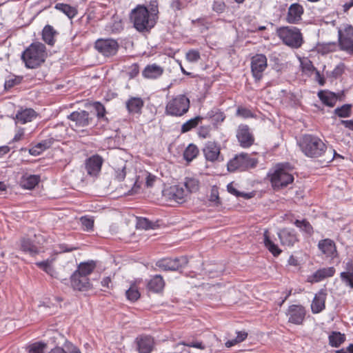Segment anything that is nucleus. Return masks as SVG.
Returning <instances> with one entry per match:
<instances>
[{
    "mask_svg": "<svg viewBox=\"0 0 353 353\" xmlns=\"http://www.w3.org/2000/svg\"><path fill=\"white\" fill-rule=\"evenodd\" d=\"M318 247L327 257L333 259L337 255L335 243L329 239L320 241Z\"/></svg>",
    "mask_w": 353,
    "mask_h": 353,
    "instance_id": "b1692460",
    "label": "nucleus"
},
{
    "mask_svg": "<svg viewBox=\"0 0 353 353\" xmlns=\"http://www.w3.org/2000/svg\"><path fill=\"white\" fill-rule=\"evenodd\" d=\"M112 167L114 170V179L121 181L128 176V184L126 185L131 187L129 192L131 194L136 193L140 188V185L138 184L139 176L130 169L128 162L121 158H115L112 163Z\"/></svg>",
    "mask_w": 353,
    "mask_h": 353,
    "instance_id": "f257e3e1",
    "label": "nucleus"
},
{
    "mask_svg": "<svg viewBox=\"0 0 353 353\" xmlns=\"http://www.w3.org/2000/svg\"><path fill=\"white\" fill-rule=\"evenodd\" d=\"M299 146L305 155L311 158L319 157L327 151V146L324 142L318 137L310 134L302 137Z\"/></svg>",
    "mask_w": 353,
    "mask_h": 353,
    "instance_id": "7ed1b4c3",
    "label": "nucleus"
},
{
    "mask_svg": "<svg viewBox=\"0 0 353 353\" xmlns=\"http://www.w3.org/2000/svg\"><path fill=\"white\" fill-rule=\"evenodd\" d=\"M306 315V310L301 305H292L286 311L288 322L294 325H302Z\"/></svg>",
    "mask_w": 353,
    "mask_h": 353,
    "instance_id": "2eb2a0df",
    "label": "nucleus"
},
{
    "mask_svg": "<svg viewBox=\"0 0 353 353\" xmlns=\"http://www.w3.org/2000/svg\"><path fill=\"white\" fill-rule=\"evenodd\" d=\"M263 243L265 247L274 256H278L281 253L282 250L271 239L267 230L263 233Z\"/></svg>",
    "mask_w": 353,
    "mask_h": 353,
    "instance_id": "c756f323",
    "label": "nucleus"
},
{
    "mask_svg": "<svg viewBox=\"0 0 353 353\" xmlns=\"http://www.w3.org/2000/svg\"><path fill=\"white\" fill-rule=\"evenodd\" d=\"M341 279L347 286L353 288V274L351 272H341Z\"/></svg>",
    "mask_w": 353,
    "mask_h": 353,
    "instance_id": "8fccbe9b",
    "label": "nucleus"
},
{
    "mask_svg": "<svg viewBox=\"0 0 353 353\" xmlns=\"http://www.w3.org/2000/svg\"><path fill=\"white\" fill-rule=\"evenodd\" d=\"M301 66L302 71L307 74H311L314 70H315V68L314 67L312 61L307 59L301 61Z\"/></svg>",
    "mask_w": 353,
    "mask_h": 353,
    "instance_id": "de8ad7c7",
    "label": "nucleus"
},
{
    "mask_svg": "<svg viewBox=\"0 0 353 353\" xmlns=\"http://www.w3.org/2000/svg\"><path fill=\"white\" fill-rule=\"evenodd\" d=\"M95 267L96 264L93 261L81 263L74 272H79L80 275L88 277L93 272Z\"/></svg>",
    "mask_w": 353,
    "mask_h": 353,
    "instance_id": "473e14b6",
    "label": "nucleus"
},
{
    "mask_svg": "<svg viewBox=\"0 0 353 353\" xmlns=\"http://www.w3.org/2000/svg\"><path fill=\"white\" fill-rule=\"evenodd\" d=\"M340 124L349 130H353V119L351 120H341Z\"/></svg>",
    "mask_w": 353,
    "mask_h": 353,
    "instance_id": "e2e57ef3",
    "label": "nucleus"
},
{
    "mask_svg": "<svg viewBox=\"0 0 353 353\" xmlns=\"http://www.w3.org/2000/svg\"><path fill=\"white\" fill-rule=\"evenodd\" d=\"M165 285V282L161 275L153 276L148 283V288L150 290L154 292H161Z\"/></svg>",
    "mask_w": 353,
    "mask_h": 353,
    "instance_id": "2f4dec72",
    "label": "nucleus"
},
{
    "mask_svg": "<svg viewBox=\"0 0 353 353\" xmlns=\"http://www.w3.org/2000/svg\"><path fill=\"white\" fill-rule=\"evenodd\" d=\"M81 223L85 230L89 231L92 230L94 226V220L87 216L81 218Z\"/></svg>",
    "mask_w": 353,
    "mask_h": 353,
    "instance_id": "603ef678",
    "label": "nucleus"
},
{
    "mask_svg": "<svg viewBox=\"0 0 353 353\" xmlns=\"http://www.w3.org/2000/svg\"><path fill=\"white\" fill-rule=\"evenodd\" d=\"M137 228L148 230L152 228V223L146 218H139L137 222Z\"/></svg>",
    "mask_w": 353,
    "mask_h": 353,
    "instance_id": "3c124183",
    "label": "nucleus"
},
{
    "mask_svg": "<svg viewBox=\"0 0 353 353\" xmlns=\"http://www.w3.org/2000/svg\"><path fill=\"white\" fill-rule=\"evenodd\" d=\"M68 119L70 121V126L75 131H80V128L89 125L92 121L89 113L85 110L74 111L68 116Z\"/></svg>",
    "mask_w": 353,
    "mask_h": 353,
    "instance_id": "1a4fd4ad",
    "label": "nucleus"
},
{
    "mask_svg": "<svg viewBox=\"0 0 353 353\" xmlns=\"http://www.w3.org/2000/svg\"><path fill=\"white\" fill-rule=\"evenodd\" d=\"M183 186L187 191V195L192 192H196L199 188V181L194 178H185Z\"/></svg>",
    "mask_w": 353,
    "mask_h": 353,
    "instance_id": "58836bf2",
    "label": "nucleus"
},
{
    "mask_svg": "<svg viewBox=\"0 0 353 353\" xmlns=\"http://www.w3.org/2000/svg\"><path fill=\"white\" fill-rule=\"evenodd\" d=\"M334 113L341 118L350 117L352 114V105L350 104H345L334 110Z\"/></svg>",
    "mask_w": 353,
    "mask_h": 353,
    "instance_id": "37998d69",
    "label": "nucleus"
},
{
    "mask_svg": "<svg viewBox=\"0 0 353 353\" xmlns=\"http://www.w3.org/2000/svg\"><path fill=\"white\" fill-rule=\"evenodd\" d=\"M326 295L323 290L315 294L311 304V310L313 314H319L325 309Z\"/></svg>",
    "mask_w": 353,
    "mask_h": 353,
    "instance_id": "a878e982",
    "label": "nucleus"
},
{
    "mask_svg": "<svg viewBox=\"0 0 353 353\" xmlns=\"http://www.w3.org/2000/svg\"><path fill=\"white\" fill-rule=\"evenodd\" d=\"M103 161V159L97 154L90 157L85 163L88 174L91 176H97L101 171Z\"/></svg>",
    "mask_w": 353,
    "mask_h": 353,
    "instance_id": "6ab92c4d",
    "label": "nucleus"
},
{
    "mask_svg": "<svg viewBox=\"0 0 353 353\" xmlns=\"http://www.w3.org/2000/svg\"><path fill=\"white\" fill-rule=\"evenodd\" d=\"M294 225L300 229L301 231L305 233L307 235H312L313 233V228L311 224L306 221L303 220H296L294 222Z\"/></svg>",
    "mask_w": 353,
    "mask_h": 353,
    "instance_id": "79ce46f5",
    "label": "nucleus"
},
{
    "mask_svg": "<svg viewBox=\"0 0 353 353\" xmlns=\"http://www.w3.org/2000/svg\"><path fill=\"white\" fill-rule=\"evenodd\" d=\"M199 150L197 146L193 143L188 145L183 152V157L188 162L192 161L199 154Z\"/></svg>",
    "mask_w": 353,
    "mask_h": 353,
    "instance_id": "4c0bfd02",
    "label": "nucleus"
},
{
    "mask_svg": "<svg viewBox=\"0 0 353 353\" xmlns=\"http://www.w3.org/2000/svg\"><path fill=\"white\" fill-rule=\"evenodd\" d=\"M318 95L321 101L329 107L334 106L337 101V97L333 92H320Z\"/></svg>",
    "mask_w": 353,
    "mask_h": 353,
    "instance_id": "c9c22d12",
    "label": "nucleus"
},
{
    "mask_svg": "<svg viewBox=\"0 0 353 353\" xmlns=\"http://www.w3.org/2000/svg\"><path fill=\"white\" fill-rule=\"evenodd\" d=\"M93 108H94L97 112V116L99 119L103 118L105 117V109L100 102H94L93 103Z\"/></svg>",
    "mask_w": 353,
    "mask_h": 353,
    "instance_id": "864d4df0",
    "label": "nucleus"
},
{
    "mask_svg": "<svg viewBox=\"0 0 353 353\" xmlns=\"http://www.w3.org/2000/svg\"><path fill=\"white\" fill-rule=\"evenodd\" d=\"M268 67V59L263 54H257L251 59V72L256 81H260Z\"/></svg>",
    "mask_w": 353,
    "mask_h": 353,
    "instance_id": "9b49d317",
    "label": "nucleus"
},
{
    "mask_svg": "<svg viewBox=\"0 0 353 353\" xmlns=\"http://www.w3.org/2000/svg\"><path fill=\"white\" fill-rule=\"evenodd\" d=\"M190 108V100L184 94H179L170 100L165 106L167 114L181 117L185 114Z\"/></svg>",
    "mask_w": 353,
    "mask_h": 353,
    "instance_id": "0eeeda50",
    "label": "nucleus"
},
{
    "mask_svg": "<svg viewBox=\"0 0 353 353\" xmlns=\"http://www.w3.org/2000/svg\"><path fill=\"white\" fill-rule=\"evenodd\" d=\"M163 196L170 201L183 203L187 195L183 187L181 185H172L163 190Z\"/></svg>",
    "mask_w": 353,
    "mask_h": 353,
    "instance_id": "dca6fc26",
    "label": "nucleus"
},
{
    "mask_svg": "<svg viewBox=\"0 0 353 353\" xmlns=\"http://www.w3.org/2000/svg\"><path fill=\"white\" fill-rule=\"evenodd\" d=\"M42 149L40 148L38 143L29 150V153L33 156H38L42 152Z\"/></svg>",
    "mask_w": 353,
    "mask_h": 353,
    "instance_id": "680f3d73",
    "label": "nucleus"
},
{
    "mask_svg": "<svg viewBox=\"0 0 353 353\" xmlns=\"http://www.w3.org/2000/svg\"><path fill=\"white\" fill-rule=\"evenodd\" d=\"M94 47L103 56L112 57L117 54L119 43L112 39H99L96 41Z\"/></svg>",
    "mask_w": 353,
    "mask_h": 353,
    "instance_id": "9d476101",
    "label": "nucleus"
},
{
    "mask_svg": "<svg viewBox=\"0 0 353 353\" xmlns=\"http://www.w3.org/2000/svg\"><path fill=\"white\" fill-rule=\"evenodd\" d=\"M156 179V176L151 174H148L146 176V185L148 187H151L152 186L154 181Z\"/></svg>",
    "mask_w": 353,
    "mask_h": 353,
    "instance_id": "0e129e2a",
    "label": "nucleus"
},
{
    "mask_svg": "<svg viewBox=\"0 0 353 353\" xmlns=\"http://www.w3.org/2000/svg\"><path fill=\"white\" fill-rule=\"evenodd\" d=\"M68 353H81L79 348L72 344H69L68 347Z\"/></svg>",
    "mask_w": 353,
    "mask_h": 353,
    "instance_id": "338daca9",
    "label": "nucleus"
},
{
    "mask_svg": "<svg viewBox=\"0 0 353 353\" xmlns=\"http://www.w3.org/2000/svg\"><path fill=\"white\" fill-rule=\"evenodd\" d=\"M257 163V159L252 158L248 154L242 152L236 155L228 163V170L230 172L245 170L254 168Z\"/></svg>",
    "mask_w": 353,
    "mask_h": 353,
    "instance_id": "6e6552de",
    "label": "nucleus"
},
{
    "mask_svg": "<svg viewBox=\"0 0 353 353\" xmlns=\"http://www.w3.org/2000/svg\"><path fill=\"white\" fill-rule=\"evenodd\" d=\"M335 273V269L333 267L319 269L313 274L309 276L307 281L310 283H317L323 279L332 276Z\"/></svg>",
    "mask_w": 353,
    "mask_h": 353,
    "instance_id": "393cba45",
    "label": "nucleus"
},
{
    "mask_svg": "<svg viewBox=\"0 0 353 353\" xmlns=\"http://www.w3.org/2000/svg\"><path fill=\"white\" fill-rule=\"evenodd\" d=\"M236 115L245 119L253 117L252 112L245 108H239L236 110Z\"/></svg>",
    "mask_w": 353,
    "mask_h": 353,
    "instance_id": "4d7b16f0",
    "label": "nucleus"
},
{
    "mask_svg": "<svg viewBox=\"0 0 353 353\" xmlns=\"http://www.w3.org/2000/svg\"><path fill=\"white\" fill-rule=\"evenodd\" d=\"M48 353H68L63 348L57 346L52 349Z\"/></svg>",
    "mask_w": 353,
    "mask_h": 353,
    "instance_id": "774afa93",
    "label": "nucleus"
},
{
    "mask_svg": "<svg viewBox=\"0 0 353 353\" xmlns=\"http://www.w3.org/2000/svg\"><path fill=\"white\" fill-rule=\"evenodd\" d=\"M149 13L150 15H153V17L156 19V20L157 19L159 10L157 3L155 1L150 3Z\"/></svg>",
    "mask_w": 353,
    "mask_h": 353,
    "instance_id": "bf43d9fd",
    "label": "nucleus"
},
{
    "mask_svg": "<svg viewBox=\"0 0 353 353\" xmlns=\"http://www.w3.org/2000/svg\"><path fill=\"white\" fill-rule=\"evenodd\" d=\"M21 249L23 252L35 255L39 253L41 248L37 243H34L31 239L23 238L21 241Z\"/></svg>",
    "mask_w": 353,
    "mask_h": 353,
    "instance_id": "c85d7f7f",
    "label": "nucleus"
},
{
    "mask_svg": "<svg viewBox=\"0 0 353 353\" xmlns=\"http://www.w3.org/2000/svg\"><path fill=\"white\" fill-rule=\"evenodd\" d=\"M137 349L139 353H150L154 346V341L149 336H141L136 339Z\"/></svg>",
    "mask_w": 353,
    "mask_h": 353,
    "instance_id": "5701e85b",
    "label": "nucleus"
},
{
    "mask_svg": "<svg viewBox=\"0 0 353 353\" xmlns=\"http://www.w3.org/2000/svg\"><path fill=\"white\" fill-rule=\"evenodd\" d=\"M303 8L301 5L294 3L290 5L286 16V21L289 23H298L301 20L303 14Z\"/></svg>",
    "mask_w": 353,
    "mask_h": 353,
    "instance_id": "a211bd4d",
    "label": "nucleus"
},
{
    "mask_svg": "<svg viewBox=\"0 0 353 353\" xmlns=\"http://www.w3.org/2000/svg\"><path fill=\"white\" fill-rule=\"evenodd\" d=\"M202 119L203 118L200 116L189 119L182 125L181 132L185 133L196 128L201 122Z\"/></svg>",
    "mask_w": 353,
    "mask_h": 353,
    "instance_id": "ea45409f",
    "label": "nucleus"
},
{
    "mask_svg": "<svg viewBox=\"0 0 353 353\" xmlns=\"http://www.w3.org/2000/svg\"><path fill=\"white\" fill-rule=\"evenodd\" d=\"M209 200L210 202L213 203L214 205H219L221 203L219 196V190L216 186H213L211 188Z\"/></svg>",
    "mask_w": 353,
    "mask_h": 353,
    "instance_id": "09e8293b",
    "label": "nucleus"
},
{
    "mask_svg": "<svg viewBox=\"0 0 353 353\" xmlns=\"http://www.w3.org/2000/svg\"><path fill=\"white\" fill-rule=\"evenodd\" d=\"M46 57L45 45L40 42H35L23 51L21 59L27 68H36L45 61Z\"/></svg>",
    "mask_w": 353,
    "mask_h": 353,
    "instance_id": "f03ea898",
    "label": "nucleus"
},
{
    "mask_svg": "<svg viewBox=\"0 0 353 353\" xmlns=\"http://www.w3.org/2000/svg\"><path fill=\"white\" fill-rule=\"evenodd\" d=\"M203 150L205 157L208 161L213 162L219 159L220 154V147L215 142H208Z\"/></svg>",
    "mask_w": 353,
    "mask_h": 353,
    "instance_id": "4be33fe9",
    "label": "nucleus"
},
{
    "mask_svg": "<svg viewBox=\"0 0 353 353\" xmlns=\"http://www.w3.org/2000/svg\"><path fill=\"white\" fill-rule=\"evenodd\" d=\"M55 30L52 26L47 25L44 27L42 33V38L43 41L48 45L53 46L54 43Z\"/></svg>",
    "mask_w": 353,
    "mask_h": 353,
    "instance_id": "f704fd0d",
    "label": "nucleus"
},
{
    "mask_svg": "<svg viewBox=\"0 0 353 353\" xmlns=\"http://www.w3.org/2000/svg\"><path fill=\"white\" fill-rule=\"evenodd\" d=\"M36 117L37 114L33 109L26 108L17 112L16 119L18 123L25 124L32 121Z\"/></svg>",
    "mask_w": 353,
    "mask_h": 353,
    "instance_id": "cd10ccee",
    "label": "nucleus"
},
{
    "mask_svg": "<svg viewBox=\"0 0 353 353\" xmlns=\"http://www.w3.org/2000/svg\"><path fill=\"white\" fill-rule=\"evenodd\" d=\"M186 59L190 62H196L200 59V53L195 50H191L186 53Z\"/></svg>",
    "mask_w": 353,
    "mask_h": 353,
    "instance_id": "5fc2aeb1",
    "label": "nucleus"
},
{
    "mask_svg": "<svg viewBox=\"0 0 353 353\" xmlns=\"http://www.w3.org/2000/svg\"><path fill=\"white\" fill-rule=\"evenodd\" d=\"M227 190L230 194L236 196V197H243L245 199H250L252 197L251 194L244 193L238 191L234 187L233 183H230L227 185Z\"/></svg>",
    "mask_w": 353,
    "mask_h": 353,
    "instance_id": "a18cd8bd",
    "label": "nucleus"
},
{
    "mask_svg": "<svg viewBox=\"0 0 353 353\" xmlns=\"http://www.w3.org/2000/svg\"><path fill=\"white\" fill-rule=\"evenodd\" d=\"M111 284V279L110 276L105 277L101 281V285L104 288H110Z\"/></svg>",
    "mask_w": 353,
    "mask_h": 353,
    "instance_id": "69168bd1",
    "label": "nucleus"
},
{
    "mask_svg": "<svg viewBox=\"0 0 353 353\" xmlns=\"http://www.w3.org/2000/svg\"><path fill=\"white\" fill-rule=\"evenodd\" d=\"M188 263L186 256H181L174 259H164L159 261L157 265L163 270L176 271L185 266Z\"/></svg>",
    "mask_w": 353,
    "mask_h": 353,
    "instance_id": "4468645a",
    "label": "nucleus"
},
{
    "mask_svg": "<svg viewBox=\"0 0 353 353\" xmlns=\"http://www.w3.org/2000/svg\"><path fill=\"white\" fill-rule=\"evenodd\" d=\"M236 137L239 145L243 148H248L254 143V136L248 125L241 124L236 132Z\"/></svg>",
    "mask_w": 353,
    "mask_h": 353,
    "instance_id": "f8f14e48",
    "label": "nucleus"
},
{
    "mask_svg": "<svg viewBox=\"0 0 353 353\" xmlns=\"http://www.w3.org/2000/svg\"><path fill=\"white\" fill-rule=\"evenodd\" d=\"M144 104L143 101L140 97H131L126 102L128 111L131 114H137L141 112Z\"/></svg>",
    "mask_w": 353,
    "mask_h": 353,
    "instance_id": "7c9ffc66",
    "label": "nucleus"
},
{
    "mask_svg": "<svg viewBox=\"0 0 353 353\" xmlns=\"http://www.w3.org/2000/svg\"><path fill=\"white\" fill-rule=\"evenodd\" d=\"M345 335L339 332H333L329 336V343L332 347H339L345 341Z\"/></svg>",
    "mask_w": 353,
    "mask_h": 353,
    "instance_id": "a19ab883",
    "label": "nucleus"
},
{
    "mask_svg": "<svg viewBox=\"0 0 353 353\" xmlns=\"http://www.w3.org/2000/svg\"><path fill=\"white\" fill-rule=\"evenodd\" d=\"M46 344L43 342H37L28 347L29 353H43Z\"/></svg>",
    "mask_w": 353,
    "mask_h": 353,
    "instance_id": "49530a36",
    "label": "nucleus"
},
{
    "mask_svg": "<svg viewBox=\"0 0 353 353\" xmlns=\"http://www.w3.org/2000/svg\"><path fill=\"white\" fill-rule=\"evenodd\" d=\"M339 41L341 50L349 54H353V28L345 26L343 30H339Z\"/></svg>",
    "mask_w": 353,
    "mask_h": 353,
    "instance_id": "ddd939ff",
    "label": "nucleus"
},
{
    "mask_svg": "<svg viewBox=\"0 0 353 353\" xmlns=\"http://www.w3.org/2000/svg\"><path fill=\"white\" fill-rule=\"evenodd\" d=\"M277 34L283 42L293 48H299L303 43V37L296 27H282L277 30Z\"/></svg>",
    "mask_w": 353,
    "mask_h": 353,
    "instance_id": "423d86ee",
    "label": "nucleus"
},
{
    "mask_svg": "<svg viewBox=\"0 0 353 353\" xmlns=\"http://www.w3.org/2000/svg\"><path fill=\"white\" fill-rule=\"evenodd\" d=\"M278 236L283 245L292 247L297 241L298 238L294 230L283 229L278 232Z\"/></svg>",
    "mask_w": 353,
    "mask_h": 353,
    "instance_id": "412c9836",
    "label": "nucleus"
},
{
    "mask_svg": "<svg viewBox=\"0 0 353 353\" xmlns=\"http://www.w3.org/2000/svg\"><path fill=\"white\" fill-rule=\"evenodd\" d=\"M164 72V68L157 64L147 65L142 71V76L147 79L154 80L160 78Z\"/></svg>",
    "mask_w": 353,
    "mask_h": 353,
    "instance_id": "aec40b11",
    "label": "nucleus"
},
{
    "mask_svg": "<svg viewBox=\"0 0 353 353\" xmlns=\"http://www.w3.org/2000/svg\"><path fill=\"white\" fill-rule=\"evenodd\" d=\"M55 8L64 13L69 19L74 18L77 14V10L75 7L65 3H57Z\"/></svg>",
    "mask_w": 353,
    "mask_h": 353,
    "instance_id": "72a5a7b5",
    "label": "nucleus"
},
{
    "mask_svg": "<svg viewBox=\"0 0 353 353\" xmlns=\"http://www.w3.org/2000/svg\"><path fill=\"white\" fill-rule=\"evenodd\" d=\"M71 285L74 290L79 291H87L91 286L89 279L79 272H74L71 276Z\"/></svg>",
    "mask_w": 353,
    "mask_h": 353,
    "instance_id": "f3484780",
    "label": "nucleus"
},
{
    "mask_svg": "<svg viewBox=\"0 0 353 353\" xmlns=\"http://www.w3.org/2000/svg\"><path fill=\"white\" fill-rule=\"evenodd\" d=\"M210 126H201L198 130V135L199 137L205 139L210 136Z\"/></svg>",
    "mask_w": 353,
    "mask_h": 353,
    "instance_id": "13d9d810",
    "label": "nucleus"
},
{
    "mask_svg": "<svg viewBox=\"0 0 353 353\" xmlns=\"http://www.w3.org/2000/svg\"><path fill=\"white\" fill-rule=\"evenodd\" d=\"M127 299L132 301L134 302L137 301L140 297V292L138 290V288L135 285H132L125 292Z\"/></svg>",
    "mask_w": 353,
    "mask_h": 353,
    "instance_id": "c03bdc74",
    "label": "nucleus"
},
{
    "mask_svg": "<svg viewBox=\"0 0 353 353\" xmlns=\"http://www.w3.org/2000/svg\"><path fill=\"white\" fill-rule=\"evenodd\" d=\"M270 179L274 190L286 187L294 181V177L283 164L277 165L269 174Z\"/></svg>",
    "mask_w": 353,
    "mask_h": 353,
    "instance_id": "39448f33",
    "label": "nucleus"
},
{
    "mask_svg": "<svg viewBox=\"0 0 353 353\" xmlns=\"http://www.w3.org/2000/svg\"><path fill=\"white\" fill-rule=\"evenodd\" d=\"M53 262V259H47L43 261H40L36 263V265L43 270H44L47 274L50 275L52 277L57 276V272L54 270V268L52 265Z\"/></svg>",
    "mask_w": 353,
    "mask_h": 353,
    "instance_id": "e433bc0d",
    "label": "nucleus"
},
{
    "mask_svg": "<svg viewBox=\"0 0 353 353\" xmlns=\"http://www.w3.org/2000/svg\"><path fill=\"white\" fill-rule=\"evenodd\" d=\"M248 337V333L245 331H238L236 332V339L237 342L239 343Z\"/></svg>",
    "mask_w": 353,
    "mask_h": 353,
    "instance_id": "052dcab7",
    "label": "nucleus"
},
{
    "mask_svg": "<svg viewBox=\"0 0 353 353\" xmlns=\"http://www.w3.org/2000/svg\"><path fill=\"white\" fill-rule=\"evenodd\" d=\"M225 5L223 1H221V0L214 1L213 6H212V9L214 11H215L218 13H221L225 10Z\"/></svg>",
    "mask_w": 353,
    "mask_h": 353,
    "instance_id": "6e6d98bb",
    "label": "nucleus"
},
{
    "mask_svg": "<svg viewBox=\"0 0 353 353\" xmlns=\"http://www.w3.org/2000/svg\"><path fill=\"white\" fill-rule=\"evenodd\" d=\"M40 176L37 174H25L20 180V185L26 190H32L39 183Z\"/></svg>",
    "mask_w": 353,
    "mask_h": 353,
    "instance_id": "bb28decb",
    "label": "nucleus"
},
{
    "mask_svg": "<svg viewBox=\"0 0 353 353\" xmlns=\"http://www.w3.org/2000/svg\"><path fill=\"white\" fill-rule=\"evenodd\" d=\"M130 19L139 32H148L156 24V19L150 15L149 10L143 6H137L132 10Z\"/></svg>",
    "mask_w": 353,
    "mask_h": 353,
    "instance_id": "20e7f679",
    "label": "nucleus"
}]
</instances>
